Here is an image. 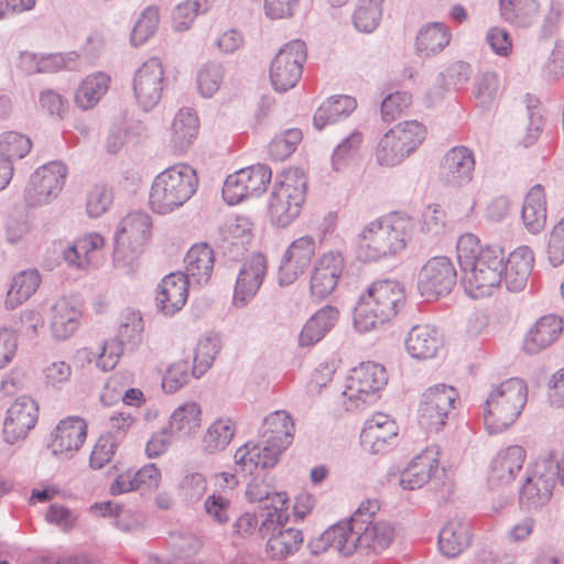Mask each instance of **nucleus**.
Here are the masks:
<instances>
[{
    "label": "nucleus",
    "mask_w": 564,
    "mask_h": 564,
    "mask_svg": "<svg viewBox=\"0 0 564 564\" xmlns=\"http://www.w3.org/2000/svg\"><path fill=\"white\" fill-rule=\"evenodd\" d=\"M307 58L306 44L293 40L284 44L270 65V80L275 91L285 93L296 86Z\"/></svg>",
    "instance_id": "9b49d317"
},
{
    "label": "nucleus",
    "mask_w": 564,
    "mask_h": 564,
    "mask_svg": "<svg viewBox=\"0 0 564 564\" xmlns=\"http://www.w3.org/2000/svg\"><path fill=\"white\" fill-rule=\"evenodd\" d=\"M86 422L78 416H69L62 420L55 427L52 436L51 448L54 455L70 457L78 451L86 440Z\"/></svg>",
    "instance_id": "a878e982"
},
{
    "label": "nucleus",
    "mask_w": 564,
    "mask_h": 564,
    "mask_svg": "<svg viewBox=\"0 0 564 564\" xmlns=\"http://www.w3.org/2000/svg\"><path fill=\"white\" fill-rule=\"evenodd\" d=\"M267 273V260L258 253L249 258L241 267L234 292V304L245 306L260 289Z\"/></svg>",
    "instance_id": "5701e85b"
},
{
    "label": "nucleus",
    "mask_w": 564,
    "mask_h": 564,
    "mask_svg": "<svg viewBox=\"0 0 564 564\" xmlns=\"http://www.w3.org/2000/svg\"><path fill=\"white\" fill-rule=\"evenodd\" d=\"M456 250L465 292L473 299L490 296L502 281L503 250L497 246L481 247L479 239L468 232L458 238Z\"/></svg>",
    "instance_id": "f257e3e1"
},
{
    "label": "nucleus",
    "mask_w": 564,
    "mask_h": 564,
    "mask_svg": "<svg viewBox=\"0 0 564 564\" xmlns=\"http://www.w3.org/2000/svg\"><path fill=\"white\" fill-rule=\"evenodd\" d=\"M191 376L193 373L186 360L175 361L166 370L162 380V388L167 393H174L189 381Z\"/></svg>",
    "instance_id": "69168bd1"
},
{
    "label": "nucleus",
    "mask_w": 564,
    "mask_h": 564,
    "mask_svg": "<svg viewBox=\"0 0 564 564\" xmlns=\"http://www.w3.org/2000/svg\"><path fill=\"white\" fill-rule=\"evenodd\" d=\"M438 467V451L427 447L417 454L401 473L399 484L404 490H415L430 481Z\"/></svg>",
    "instance_id": "c85d7f7f"
},
{
    "label": "nucleus",
    "mask_w": 564,
    "mask_h": 564,
    "mask_svg": "<svg viewBox=\"0 0 564 564\" xmlns=\"http://www.w3.org/2000/svg\"><path fill=\"white\" fill-rule=\"evenodd\" d=\"M184 262L185 278L197 285L206 284L214 271V250L205 242L194 245L187 251Z\"/></svg>",
    "instance_id": "72a5a7b5"
},
{
    "label": "nucleus",
    "mask_w": 564,
    "mask_h": 564,
    "mask_svg": "<svg viewBox=\"0 0 564 564\" xmlns=\"http://www.w3.org/2000/svg\"><path fill=\"white\" fill-rule=\"evenodd\" d=\"M111 204L112 193L106 185L97 184L88 191L86 212L89 217H100L109 209Z\"/></svg>",
    "instance_id": "680f3d73"
},
{
    "label": "nucleus",
    "mask_w": 564,
    "mask_h": 564,
    "mask_svg": "<svg viewBox=\"0 0 564 564\" xmlns=\"http://www.w3.org/2000/svg\"><path fill=\"white\" fill-rule=\"evenodd\" d=\"M452 39L449 28L443 22L422 25L415 39V52L420 57H432L448 46Z\"/></svg>",
    "instance_id": "c9c22d12"
},
{
    "label": "nucleus",
    "mask_w": 564,
    "mask_h": 564,
    "mask_svg": "<svg viewBox=\"0 0 564 564\" xmlns=\"http://www.w3.org/2000/svg\"><path fill=\"white\" fill-rule=\"evenodd\" d=\"M475 171L474 152L464 145L449 149L440 166V180L449 188H460L469 184Z\"/></svg>",
    "instance_id": "dca6fc26"
},
{
    "label": "nucleus",
    "mask_w": 564,
    "mask_h": 564,
    "mask_svg": "<svg viewBox=\"0 0 564 564\" xmlns=\"http://www.w3.org/2000/svg\"><path fill=\"white\" fill-rule=\"evenodd\" d=\"M525 458L527 452L520 445H510L500 449L489 465V485L491 487H503L512 484L521 471Z\"/></svg>",
    "instance_id": "412c9836"
},
{
    "label": "nucleus",
    "mask_w": 564,
    "mask_h": 564,
    "mask_svg": "<svg viewBox=\"0 0 564 564\" xmlns=\"http://www.w3.org/2000/svg\"><path fill=\"white\" fill-rule=\"evenodd\" d=\"M82 308L74 297L63 296L54 302L51 307L50 327L53 337L64 340L75 334L79 326Z\"/></svg>",
    "instance_id": "bb28decb"
},
{
    "label": "nucleus",
    "mask_w": 564,
    "mask_h": 564,
    "mask_svg": "<svg viewBox=\"0 0 564 564\" xmlns=\"http://www.w3.org/2000/svg\"><path fill=\"white\" fill-rule=\"evenodd\" d=\"M219 349L220 340L216 335H207L198 340L192 369L194 377H202L213 366Z\"/></svg>",
    "instance_id": "603ef678"
},
{
    "label": "nucleus",
    "mask_w": 564,
    "mask_h": 564,
    "mask_svg": "<svg viewBox=\"0 0 564 564\" xmlns=\"http://www.w3.org/2000/svg\"><path fill=\"white\" fill-rule=\"evenodd\" d=\"M288 496L285 492H274L272 502L260 508L258 513L260 536L264 539L283 529L289 521Z\"/></svg>",
    "instance_id": "58836bf2"
},
{
    "label": "nucleus",
    "mask_w": 564,
    "mask_h": 564,
    "mask_svg": "<svg viewBox=\"0 0 564 564\" xmlns=\"http://www.w3.org/2000/svg\"><path fill=\"white\" fill-rule=\"evenodd\" d=\"M555 481L539 459L528 468L520 489V505L527 510H535L549 502Z\"/></svg>",
    "instance_id": "f3484780"
},
{
    "label": "nucleus",
    "mask_w": 564,
    "mask_h": 564,
    "mask_svg": "<svg viewBox=\"0 0 564 564\" xmlns=\"http://www.w3.org/2000/svg\"><path fill=\"white\" fill-rule=\"evenodd\" d=\"M241 171L227 176L223 186V197L228 205H236L250 197Z\"/></svg>",
    "instance_id": "774afa93"
},
{
    "label": "nucleus",
    "mask_w": 564,
    "mask_h": 564,
    "mask_svg": "<svg viewBox=\"0 0 564 564\" xmlns=\"http://www.w3.org/2000/svg\"><path fill=\"white\" fill-rule=\"evenodd\" d=\"M110 77L96 72L86 76L75 93V104L83 110L93 109L109 89Z\"/></svg>",
    "instance_id": "79ce46f5"
},
{
    "label": "nucleus",
    "mask_w": 564,
    "mask_h": 564,
    "mask_svg": "<svg viewBox=\"0 0 564 564\" xmlns=\"http://www.w3.org/2000/svg\"><path fill=\"white\" fill-rule=\"evenodd\" d=\"M547 260L553 267L564 263V217L555 224L546 246Z\"/></svg>",
    "instance_id": "338daca9"
},
{
    "label": "nucleus",
    "mask_w": 564,
    "mask_h": 564,
    "mask_svg": "<svg viewBox=\"0 0 564 564\" xmlns=\"http://www.w3.org/2000/svg\"><path fill=\"white\" fill-rule=\"evenodd\" d=\"M316 251V242L311 236L295 239L286 249L279 268V283L292 284L311 264Z\"/></svg>",
    "instance_id": "6ab92c4d"
},
{
    "label": "nucleus",
    "mask_w": 564,
    "mask_h": 564,
    "mask_svg": "<svg viewBox=\"0 0 564 564\" xmlns=\"http://www.w3.org/2000/svg\"><path fill=\"white\" fill-rule=\"evenodd\" d=\"M293 433L294 422L286 411H274L263 420L262 441L280 454L292 443Z\"/></svg>",
    "instance_id": "473e14b6"
},
{
    "label": "nucleus",
    "mask_w": 564,
    "mask_h": 564,
    "mask_svg": "<svg viewBox=\"0 0 564 564\" xmlns=\"http://www.w3.org/2000/svg\"><path fill=\"white\" fill-rule=\"evenodd\" d=\"M202 421V409L196 402H186L177 406L170 417L169 431L180 436L195 433Z\"/></svg>",
    "instance_id": "a18cd8bd"
},
{
    "label": "nucleus",
    "mask_w": 564,
    "mask_h": 564,
    "mask_svg": "<svg viewBox=\"0 0 564 564\" xmlns=\"http://www.w3.org/2000/svg\"><path fill=\"white\" fill-rule=\"evenodd\" d=\"M196 171L188 164H175L158 174L149 194L154 213L169 214L183 206L197 191Z\"/></svg>",
    "instance_id": "39448f33"
},
{
    "label": "nucleus",
    "mask_w": 564,
    "mask_h": 564,
    "mask_svg": "<svg viewBox=\"0 0 564 564\" xmlns=\"http://www.w3.org/2000/svg\"><path fill=\"white\" fill-rule=\"evenodd\" d=\"M426 138V128L416 120L399 122L379 140L375 155L379 165L393 167L414 153Z\"/></svg>",
    "instance_id": "6e6552de"
},
{
    "label": "nucleus",
    "mask_w": 564,
    "mask_h": 564,
    "mask_svg": "<svg viewBox=\"0 0 564 564\" xmlns=\"http://www.w3.org/2000/svg\"><path fill=\"white\" fill-rule=\"evenodd\" d=\"M93 508L99 510V512L104 517H112V524L123 532L137 531L144 523V517L141 513L133 512L131 510H126L122 507L110 501L95 503Z\"/></svg>",
    "instance_id": "de8ad7c7"
},
{
    "label": "nucleus",
    "mask_w": 564,
    "mask_h": 564,
    "mask_svg": "<svg viewBox=\"0 0 564 564\" xmlns=\"http://www.w3.org/2000/svg\"><path fill=\"white\" fill-rule=\"evenodd\" d=\"M384 0H359L352 15L355 28L364 33H371L377 29L382 17Z\"/></svg>",
    "instance_id": "3c124183"
},
{
    "label": "nucleus",
    "mask_w": 564,
    "mask_h": 564,
    "mask_svg": "<svg viewBox=\"0 0 564 564\" xmlns=\"http://www.w3.org/2000/svg\"><path fill=\"white\" fill-rule=\"evenodd\" d=\"M376 505L364 502L357 509L355 528L358 533V545L361 550L380 553L391 544L394 529L387 522H375Z\"/></svg>",
    "instance_id": "2eb2a0df"
},
{
    "label": "nucleus",
    "mask_w": 564,
    "mask_h": 564,
    "mask_svg": "<svg viewBox=\"0 0 564 564\" xmlns=\"http://www.w3.org/2000/svg\"><path fill=\"white\" fill-rule=\"evenodd\" d=\"M345 270V259L340 252L324 253L316 262L311 276V294L317 300L330 295Z\"/></svg>",
    "instance_id": "aec40b11"
},
{
    "label": "nucleus",
    "mask_w": 564,
    "mask_h": 564,
    "mask_svg": "<svg viewBox=\"0 0 564 564\" xmlns=\"http://www.w3.org/2000/svg\"><path fill=\"white\" fill-rule=\"evenodd\" d=\"M240 171L250 197L259 196L265 192L272 177V172L267 165L256 164L241 169Z\"/></svg>",
    "instance_id": "13d9d810"
},
{
    "label": "nucleus",
    "mask_w": 564,
    "mask_h": 564,
    "mask_svg": "<svg viewBox=\"0 0 564 564\" xmlns=\"http://www.w3.org/2000/svg\"><path fill=\"white\" fill-rule=\"evenodd\" d=\"M405 303V291L397 280L373 281L354 310V327L359 333L379 330L389 324Z\"/></svg>",
    "instance_id": "7ed1b4c3"
},
{
    "label": "nucleus",
    "mask_w": 564,
    "mask_h": 564,
    "mask_svg": "<svg viewBox=\"0 0 564 564\" xmlns=\"http://www.w3.org/2000/svg\"><path fill=\"white\" fill-rule=\"evenodd\" d=\"M236 433V425L229 417L214 421L206 430L202 443L205 452L215 454L224 451Z\"/></svg>",
    "instance_id": "49530a36"
},
{
    "label": "nucleus",
    "mask_w": 564,
    "mask_h": 564,
    "mask_svg": "<svg viewBox=\"0 0 564 564\" xmlns=\"http://www.w3.org/2000/svg\"><path fill=\"white\" fill-rule=\"evenodd\" d=\"M534 257L528 246L513 250L505 262V283L508 290L519 292L527 285L532 271Z\"/></svg>",
    "instance_id": "f704fd0d"
},
{
    "label": "nucleus",
    "mask_w": 564,
    "mask_h": 564,
    "mask_svg": "<svg viewBox=\"0 0 564 564\" xmlns=\"http://www.w3.org/2000/svg\"><path fill=\"white\" fill-rule=\"evenodd\" d=\"M522 219L532 234L542 231L546 224V198L541 185L533 186L525 196L522 206Z\"/></svg>",
    "instance_id": "a19ab883"
},
{
    "label": "nucleus",
    "mask_w": 564,
    "mask_h": 564,
    "mask_svg": "<svg viewBox=\"0 0 564 564\" xmlns=\"http://www.w3.org/2000/svg\"><path fill=\"white\" fill-rule=\"evenodd\" d=\"M159 21L156 8L150 7L143 10L131 33L132 45L140 46L145 43L155 33Z\"/></svg>",
    "instance_id": "4d7b16f0"
},
{
    "label": "nucleus",
    "mask_w": 564,
    "mask_h": 564,
    "mask_svg": "<svg viewBox=\"0 0 564 564\" xmlns=\"http://www.w3.org/2000/svg\"><path fill=\"white\" fill-rule=\"evenodd\" d=\"M563 332V319L555 314L540 317L527 332L523 349L530 355L539 354L553 345Z\"/></svg>",
    "instance_id": "c756f323"
},
{
    "label": "nucleus",
    "mask_w": 564,
    "mask_h": 564,
    "mask_svg": "<svg viewBox=\"0 0 564 564\" xmlns=\"http://www.w3.org/2000/svg\"><path fill=\"white\" fill-rule=\"evenodd\" d=\"M68 174L61 161H52L39 166L31 175L23 191V199L29 207H40L55 200L64 188Z\"/></svg>",
    "instance_id": "9d476101"
},
{
    "label": "nucleus",
    "mask_w": 564,
    "mask_h": 564,
    "mask_svg": "<svg viewBox=\"0 0 564 564\" xmlns=\"http://www.w3.org/2000/svg\"><path fill=\"white\" fill-rule=\"evenodd\" d=\"M37 404L30 397L18 398L7 410L3 437L13 444L23 440L37 422Z\"/></svg>",
    "instance_id": "a211bd4d"
},
{
    "label": "nucleus",
    "mask_w": 564,
    "mask_h": 564,
    "mask_svg": "<svg viewBox=\"0 0 564 564\" xmlns=\"http://www.w3.org/2000/svg\"><path fill=\"white\" fill-rule=\"evenodd\" d=\"M304 541L301 530L283 528L269 536L265 551L272 560H284L294 555Z\"/></svg>",
    "instance_id": "c03bdc74"
},
{
    "label": "nucleus",
    "mask_w": 564,
    "mask_h": 564,
    "mask_svg": "<svg viewBox=\"0 0 564 564\" xmlns=\"http://www.w3.org/2000/svg\"><path fill=\"white\" fill-rule=\"evenodd\" d=\"M210 0H186L173 12V25L176 31L188 30L198 14L207 12Z\"/></svg>",
    "instance_id": "6e6d98bb"
},
{
    "label": "nucleus",
    "mask_w": 564,
    "mask_h": 564,
    "mask_svg": "<svg viewBox=\"0 0 564 564\" xmlns=\"http://www.w3.org/2000/svg\"><path fill=\"white\" fill-rule=\"evenodd\" d=\"M144 131L145 127L140 121H123L115 124L106 139L107 151L111 154L118 153L126 142L133 141Z\"/></svg>",
    "instance_id": "864d4df0"
},
{
    "label": "nucleus",
    "mask_w": 564,
    "mask_h": 564,
    "mask_svg": "<svg viewBox=\"0 0 564 564\" xmlns=\"http://www.w3.org/2000/svg\"><path fill=\"white\" fill-rule=\"evenodd\" d=\"M536 13L535 0H500V14L507 22L527 26Z\"/></svg>",
    "instance_id": "09e8293b"
},
{
    "label": "nucleus",
    "mask_w": 564,
    "mask_h": 564,
    "mask_svg": "<svg viewBox=\"0 0 564 564\" xmlns=\"http://www.w3.org/2000/svg\"><path fill=\"white\" fill-rule=\"evenodd\" d=\"M119 443V437L113 436L112 432L101 435L91 451L90 466L100 469L108 464L112 459Z\"/></svg>",
    "instance_id": "bf43d9fd"
},
{
    "label": "nucleus",
    "mask_w": 564,
    "mask_h": 564,
    "mask_svg": "<svg viewBox=\"0 0 564 564\" xmlns=\"http://www.w3.org/2000/svg\"><path fill=\"white\" fill-rule=\"evenodd\" d=\"M225 74V66L220 63L208 62L202 65L196 74V84L200 96L213 97L221 87Z\"/></svg>",
    "instance_id": "8fccbe9b"
},
{
    "label": "nucleus",
    "mask_w": 564,
    "mask_h": 564,
    "mask_svg": "<svg viewBox=\"0 0 564 564\" xmlns=\"http://www.w3.org/2000/svg\"><path fill=\"white\" fill-rule=\"evenodd\" d=\"M32 149L31 139L20 132L7 131L0 134V155L13 160H21L26 156Z\"/></svg>",
    "instance_id": "5fc2aeb1"
},
{
    "label": "nucleus",
    "mask_w": 564,
    "mask_h": 564,
    "mask_svg": "<svg viewBox=\"0 0 564 564\" xmlns=\"http://www.w3.org/2000/svg\"><path fill=\"white\" fill-rule=\"evenodd\" d=\"M387 382L386 369L379 364L367 361L354 368L341 394L346 411H358L376 402Z\"/></svg>",
    "instance_id": "1a4fd4ad"
},
{
    "label": "nucleus",
    "mask_w": 564,
    "mask_h": 564,
    "mask_svg": "<svg viewBox=\"0 0 564 564\" xmlns=\"http://www.w3.org/2000/svg\"><path fill=\"white\" fill-rule=\"evenodd\" d=\"M280 453L265 442H248L240 446L235 455L237 470L249 474H264L263 470L273 467L280 457Z\"/></svg>",
    "instance_id": "4be33fe9"
},
{
    "label": "nucleus",
    "mask_w": 564,
    "mask_h": 564,
    "mask_svg": "<svg viewBox=\"0 0 564 564\" xmlns=\"http://www.w3.org/2000/svg\"><path fill=\"white\" fill-rule=\"evenodd\" d=\"M152 221L144 212H132L119 223L115 234L113 263L130 274L151 236Z\"/></svg>",
    "instance_id": "0eeeda50"
},
{
    "label": "nucleus",
    "mask_w": 564,
    "mask_h": 564,
    "mask_svg": "<svg viewBox=\"0 0 564 564\" xmlns=\"http://www.w3.org/2000/svg\"><path fill=\"white\" fill-rule=\"evenodd\" d=\"M338 317L339 312L334 306L326 305L319 308L304 324L299 335V345L301 347H312L321 341L336 325Z\"/></svg>",
    "instance_id": "e433bc0d"
},
{
    "label": "nucleus",
    "mask_w": 564,
    "mask_h": 564,
    "mask_svg": "<svg viewBox=\"0 0 564 564\" xmlns=\"http://www.w3.org/2000/svg\"><path fill=\"white\" fill-rule=\"evenodd\" d=\"M192 284L181 272L170 273L158 285L156 307L164 315H174L185 305Z\"/></svg>",
    "instance_id": "b1692460"
},
{
    "label": "nucleus",
    "mask_w": 564,
    "mask_h": 564,
    "mask_svg": "<svg viewBox=\"0 0 564 564\" xmlns=\"http://www.w3.org/2000/svg\"><path fill=\"white\" fill-rule=\"evenodd\" d=\"M470 541V524L460 517L449 519L438 533V549L446 557L460 554L469 546Z\"/></svg>",
    "instance_id": "2f4dec72"
},
{
    "label": "nucleus",
    "mask_w": 564,
    "mask_h": 564,
    "mask_svg": "<svg viewBox=\"0 0 564 564\" xmlns=\"http://www.w3.org/2000/svg\"><path fill=\"white\" fill-rule=\"evenodd\" d=\"M355 98L347 95L333 96L324 101L316 110L313 123L316 129L322 130L330 123L348 117L355 109Z\"/></svg>",
    "instance_id": "37998d69"
},
{
    "label": "nucleus",
    "mask_w": 564,
    "mask_h": 564,
    "mask_svg": "<svg viewBox=\"0 0 564 564\" xmlns=\"http://www.w3.org/2000/svg\"><path fill=\"white\" fill-rule=\"evenodd\" d=\"M456 269L447 257H433L421 268L417 289L427 300L448 294L456 284Z\"/></svg>",
    "instance_id": "4468645a"
},
{
    "label": "nucleus",
    "mask_w": 564,
    "mask_h": 564,
    "mask_svg": "<svg viewBox=\"0 0 564 564\" xmlns=\"http://www.w3.org/2000/svg\"><path fill=\"white\" fill-rule=\"evenodd\" d=\"M414 223L403 213H391L368 223L358 235V256L366 262L401 253L412 238Z\"/></svg>",
    "instance_id": "f03ea898"
},
{
    "label": "nucleus",
    "mask_w": 564,
    "mask_h": 564,
    "mask_svg": "<svg viewBox=\"0 0 564 564\" xmlns=\"http://www.w3.org/2000/svg\"><path fill=\"white\" fill-rule=\"evenodd\" d=\"M41 274L36 269H28L17 273L9 285L3 302L4 308L13 311L26 302L39 289Z\"/></svg>",
    "instance_id": "4c0bfd02"
},
{
    "label": "nucleus",
    "mask_w": 564,
    "mask_h": 564,
    "mask_svg": "<svg viewBox=\"0 0 564 564\" xmlns=\"http://www.w3.org/2000/svg\"><path fill=\"white\" fill-rule=\"evenodd\" d=\"M300 129H289L280 135H276L269 145L270 154L275 160H284L290 156L302 140Z\"/></svg>",
    "instance_id": "e2e57ef3"
},
{
    "label": "nucleus",
    "mask_w": 564,
    "mask_h": 564,
    "mask_svg": "<svg viewBox=\"0 0 564 564\" xmlns=\"http://www.w3.org/2000/svg\"><path fill=\"white\" fill-rule=\"evenodd\" d=\"M199 119L191 108L180 109L171 123L169 144L174 152L187 151L197 139Z\"/></svg>",
    "instance_id": "7c9ffc66"
},
{
    "label": "nucleus",
    "mask_w": 564,
    "mask_h": 564,
    "mask_svg": "<svg viewBox=\"0 0 564 564\" xmlns=\"http://www.w3.org/2000/svg\"><path fill=\"white\" fill-rule=\"evenodd\" d=\"M404 345L412 358L425 360L438 355L444 347V338L434 326L415 325L409 330Z\"/></svg>",
    "instance_id": "cd10ccee"
},
{
    "label": "nucleus",
    "mask_w": 564,
    "mask_h": 564,
    "mask_svg": "<svg viewBox=\"0 0 564 564\" xmlns=\"http://www.w3.org/2000/svg\"><path fill=\"white\" fill-rule=\"evenodd\" d=\"M446 228V213L440 205H429L420 219V230L430 237H438Z\"/></svg>",
    "instance_id": "052dcab7"
},
{
    "label": "nucleus",
    "mask_w": 564,
    "mask_h": 564,
    "mask_svg": "<svg viewBox=\"0 0 564 564\" xmlns=\"http://www.w3.org/2000/svg\"><path fill=\"white\" fill-rule=\"evenodd\" d=\"M456 399L457 392L453 387L437 384L429 388L420 402V425L429 432L440 431L445 425Z\"/></svg>",
    "instance_id": "f8f14e48"
},
{
    "label": "nucleus",
    "mask_w": 564,
    "mask_h": 564,
    "mask_svg": "<svg viewBox=\"0 0 564 564\" xmlns=\"http://www.w3.org/2000/svg\"><path fill=\"white\" fill-rule=\"evenodd\" d=\"M307 180L297 167L289 169L274 185L269 198V217L272 225L288 227L300 215L305 202Z\"/></svg>",
    "instance_id": "423d86ee"
},
{
    "label": "nucleus",
    "mask_w": 564,
    "mask_h": 564,
    "mask_svg": "<svg viewBox=\"0 0 564 564\" xmlns=\"http://www.w3.org/2000/svg\"><path fill=\"white\" fill-rule=\"evenodd\" d=\"M398 435V425L384 413L367 420L360 434L362 446L372 454L383 453Z\"/></svg>",
    "instance_id": "393cba45"
},
{
    "label": "nucleus",
    "mask_w": 564,
    "mask_h": 564,
    "mask_svg": "<svg viewBox=\"0 0 564 564\" xmlns=\"http://www.w3.org/2000/svg\"><path fill=\"white\" fill-rule=\"evenodd\" d=\"M164 67L156 57L142 63L134 72L132 90L137 104L144 111H150L159 105L164 90Z\"/></svg>",
    "instance_id": "ddd939ff"
},
{
    "label": "nucleus",
    "mask_w": 564,
    "mask_h": 564,
    "mask_svg": "<svg viewBox=\"0 0 564 564\" xmlns=\"http://www.w3.org/2000/svg\"><path fill=\"white\" fill-rule=\"evenodd\" d=\"M528 401L527 383L520 378H510L495 386L484 408V424L489 434H500L520 416Z\"/></svg>",
    "instance_id": "20e7f679"
},
{
    "label": "nucleus",
    "mask_w": 564,
    "mask_h": 564,
    "mask_svg": "<svg viewBox=\"0 0 564 564\" xmlns=\"http://www.w3.org/2000/svg\"><path fill=\"white\" fill-rule=\"evenodd\" d=\"M356 522L357 510L349 520L339 521L325 530V539L330 541L332 549L344 556H349L359 549Z\"/></svg>",
    "instance_id": "ea45409f"
},
{
    "label": "nucleus",
    "mask_w": 564,
    "mask_h": 564,
    "mask_svg": "<svg viewBox=\"0 0 564 564\" xmlns=\"http://www.w3.org/2000/svg\"><path fill=\"white\" fill-rule=\"evenodd\" d=\"M412 104V96L406 91L389 94L381 102V117L386 122L399 118Z\"/></svg>",
    "instance_id": "0e129e2a"
}]
</instances>
